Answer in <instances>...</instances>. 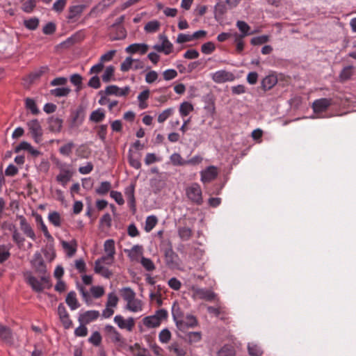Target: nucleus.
I'll return each instance as SVG.
<instances>
[{
	"instance_id": "f257e3e1",
	"label": "nucleus",
	"mask_w": 356,
	"mask_h": 356,
	"mask_svg": "<svg viewBox=\"0 0 356 356\" xmlns=\"http://www.w3.org/2000/svg\"><path fill=\"white\" fill-rule=\"evenodd\" d=\"M86 116V107L80 104L76 110L71 112L69 119V127L75 129L80 127L84 121Z\"/></svg>"
},
{
	"instance_id": "f03ea898",
	"label": "nucleus",
	"mask_w": 356,
	"mask_h": 356,
	"mask_svg": "<svg viewBox=\"0 0 356 356\" xmlns=\"http://www.w3.org/2000/svg\"><path fill=\"white\" fill-rule=\"evenodd\" d=\"M186 195L196 205H201L203 203L202 189L197 183H193L186 188Z\"/></svg>"
},
{
	"instance_id": "7ed1b4c3",
	"label": "nucleus",
	"mask_w": 356,
	"mask_h": 356,
	"mask_svg": "<svg viewBox=\"0 0 356 356\" xmlns=\"http://www.w3.org/2000/svg\"><path fill=\"white\" fill-rule=\"evenodd\" d=\"M27 126L35 142L40 143L43 133L39 121L37 119L32 120L27 122Z\"/></svg>"
},
{
	"instance_id": "20e7f679",
	"label": "nucleus",
	"mask_w": 356,
	"mask_h": 356,
	"mask_svg": "<svg viewBox=\"0 0 356 356\" xmlns=\"http://www.w3.org/2000/svg\"><path fill=\"white\" fill-rule=\"evenodd\" d=\"M106 332L110 336L113 343L118 346L122 348L126 345V340L120 333L112 325H106L104 327Z\"/></svg>"
},
{
	"instance_id": "39448f33",
	"label": "nucleus",
	"mask_w": 356,
	"mask_h": 356,
	"mask_svg": "<svg viewBox=\"0 0 356 356\" xmlns=\"http://www.w3.org/2000/svg\"><path fill=\"white\" fill-rule=\"evenodd\" d=\"M165 263L170 269H176L179 266V257L178 254L174 252L172 248H167L165 250Z\"/></svg>"
},
{
	"instance_id": "423d86ee",
	"label": "nucleus",
	"mask_w": 356,
	"mask_h": 356,
	"mask_svg": "<svg viewBox=\"0 0 356 356\" xmlns=\"http://www.w3.org/2000/svg\"><path fill=\"white\" fill-rule=\"evenodd\" d=\"M172 315L173 320L176 323L177 327L181 331H184V326H186V325L184 323L183 320L184 313L177 302H175L172 305Z\"/></svg>"
},
{
	"instance_id": "0eeeda50",
	"label": "nucleus",
	"mask_w": 356,
	"mask_h": 356,
	"mask_svg": "<svg viewBox=\"0 0 356 356\" xmlns=\"http://www.w3.org/2000/svg\"><path fill=\"white\" fill-rule=\"evenodd\" d=\"M235 79L236 77L232 72L225 70H218L212 74V79L216 83L233 81Z\"/></svg>"
},
{
	"instance_id": "6e6552de",
	"label": "nucleus",
	"mask_w": 356,
	"mask_h": 356,
	"mask_svg": "<svg viewBox=\"0 0 356 356\" xmlns=\"http://www.w3.org/2000/svg\"><path fill=\"white\" fill-rule=\"evenodd\" d=\"M86 8V6L84 4L70 6L68 9V15L67 16L68 22L72 23L76 22Z\"/></svg>"
},
{
	"instance_id": "1a4fd4ad",
	"label": "nucleus",
	"mask_w": 356,
	"mask_h": 356,
	"mask_svg": "<svg viewBox=\"0 0 356 356\" xmlns=\"http://www.w3.org/2000/svg\"><path fill=\"white\" fill-rule=\"evenodd\" d=\"M31 264L36 273L41 275H44L46 273V265L42 254L39 252H37L34 254L33 259L31 261Z\"/></svg>"
},
{
	"instance_id": "9d476101",
	"label": "nucleus",
	"mask_w": 356,
	"mask_h": 356,
	"mask_svg": "<svg viewBox=\"0 0 356 356\" xmlns=\"http://www.w3.org/2000/svg\"><path fill=\"white\" fill-rule=\"evenodd\" d=\"M26 282L31 286L33 291L35 292H41L44 289L42 283L34 277L31 272H26L24 273Z\"/></svg>"
},
{
	"instance_id": "9b49d317",
	"label": "nucleus",
	"mask_w": 356,
	"mask_h": 356,
	"mask_svg": "<svg viewBox=\"0 0 356 356\" xmlns=\"http://www.w3.org/2000/svg\"><path fill=\"white\" fill-rule=\"evenodd\" d=\"M332 104V99L321 98L313 102L312 108L315 113H319L325 111Z\"/></svg>"
},
{
	"instance_id": "f8f14e48",
	"label": "nucleus",
	"mask_w": 356,
	"mask_h": 356,
	"mask_svg": "<svg viewBox=\"0 0 356 356\" xmlns=\"http://www.w3.org/2000/svg\"><path fill=\"white\" fill-rule=\"evenodd\" d=\"M110 33L108 34L110 40H123L127 37V31L124 26H118L115 27H108Z\"/></svg>"
},
{
	"instance_id": "ddd939ff",
	"label": "nucleus",
	"mask_w": 356,
	"mask_h": 356,
	"mask_svg": "<svg viewBox=\"0 0 356 356\" xmlns=\"http://www.w3.org/2000/svg\"><path fill=\"white\" fill-rule=\"evenodd\" d=\"M17 218L20 221V229L23 232V233L27 237H29L32 240L35 241L36 239L35 234L30 224L27 222L26 218L22 215L17 216Z\"/></svg>"
},
{
	"instance_id": "4468645a",
	"label": "nucleus",
	"mask_w": 356,
	"mask_h": 356,
	"mask_svg": "<svg viewBox=\"0 0 356 356\" xmlns=\"http://www.w3.org/2000/svg\"><path fill=\"white\" fill-rule=\"evenodd\" d=\"M217 176V168L213 165H210L201 172V181L203 183H209L214 180Z\"/></svg>"
},
{
	"instance_id": "2eb2a0df",
	"label": "nucleus",
	"mask_w": 356,
	"mask_h": 356,
	"mask_svg": "<svg viewBox=\"0 0 356 356\" xmlns=\"http://www.w3.org/2000/svg\"><path fill=\"white\" fill-rule=\"evenodd\" d=\"M0 339L3 342L9 346H12L14 343L11 329L1 323H0Z\"/></svg>"
},
{
	"instance_id": "dca6fc26",
	"label": "nucleus",
	"mask_w": 356,
	"mask_h": 356,
	"mask_svg": "<svg viewBox=\"0 0 356 356\" xmlns=\"http://www.w3.org/2000/svg\"><path fill=\"white\" fill-rule=\"evenodd\" d=\"M114 321L120 328L127 329L128 331H131L135 325L134 319L132 317H129L125 321L120 315L115 316Z\"/></svg>"
},
{
	"instance_id": "f3484780",
	"label": "nucleus",
	"mask_w": 356,
	"mask_h": 356,
	"mask_svg": "<svg viewBox=\"0 0 356 356\" xmlns=\"http://www.w3.org/2000/svg\"><path fill=\"white\" fill-rule=\"evenodd\" d=\"M99 316V312L96 310L87 311L81 314L79 316V321L81 324H88Z\"/></svg>"
},
{
	"instance_id": "a211bd4d",
	"label": "nucleus",
	"mask_w": 356,
	"mask_h": 356,
	"mask_svg": "<svg viewBox=\"0 0 356 356\" xmlns=\"http://www.w3.org/2000/svg\"><path fill=\"white\" fill-rule=\"evenodd\" d=\"M135 186V184H131L129 186L126 187L124 190L125 196L134 213L136 211V199L134 195Z\"/></svg>"
},
{
	"instance_id": "6ab92c4d",
	"label": "nucleus",
	"mask_w": 356,
	"mask_h": 356,
	"mask_svg": "<svg viewBox=\"0 0 356 356\" xmlns=\"http://www.w3.org/2000/svg\"><path fill=\"white\" fill-rule=\"evenodd\" d=\"M148 50V45L143 43H134L128 46L125 51L129 54L140 53L143 55L147 53Z\"/></svg>"
},
{
	"instance_id": "aec40b11",
	"label": "nucleus",
	"mask_w": 356,
	"mask_h": 356,
	"mask_svg": "<svg viewBox=\"0 0 356 356\" xmlns=\"http://www.w3.org/2000/svg\"><path fill=\"white\" fill-rule=\"evenodd\" d=\"M277 83V78L273 74L265 76L261 82V87L264 90H268L273 88Z\"/></svg>"
},
{
	"instance_id": "412c9836",
	"label": "nucleus",
	"mask_w": 356,
	"mask_h": 356,
	"mask_svg": "<svg viewBox=\"0 0 356 356\" xmlns=\"http://www.w3.org/2000/svg\"><path fill=\"white\" fill-rule=\"evenodd\" d=\"M33 216H35V221H36L37 224L40 225V229L42 231V232H43L44 236L47 238V239L49 242L54 243V238L50 234L47 226L44 223L42 216L38 214V213H34V212L33 213Z\"/></svg>"
},
{
	"instance_id": "4be33fe9",
	"label": "nucleus",
	"mask_w": 356,
	"mask_h": 356,
	"mask_svg": "<svg viewBox=\"0 0 356 356\" xmlns=\"http://www.w3.org/2000/svg\"><path fill=\"white\" fill-rule=\"evenodd\" d=\"M49 129L53 132H60L63 126V120L54 116L48 118Z\"/></svg>"
},
{
	"instance_id": "5701e85b",
	"label": "nucleus",
	"mask_w": 356,
	"mask_h": 356,
	"mask_svg": "<svg viewBox=\"0 0 356 356\" xmlns=\"http://www.w3.org/2000/svg\"><path fill=\"white\" fill-rule=\"evenodd\" d=\"M12 231V238L19 248H22L25 241V238L19 233L17 227L13 225L9 229Z\"/></svg>"
},
{
	"instance_id": "b1692460",
	"label": "nucleus",
	"mask_w": 356,
	"mask_h": 356,
	"mask_svg": "<svg viewBox=\"0 0 356 356\" xmlns=\"http://www.w3.org/2000/svg\"><path fill=\"white\" fill-rule=\"evenodd\" d=\"M65 302L72 310L79 307L80 305L76 298V294L74 291H70L65 298Z\"/></svg>"
},
{
	"instance_id": "393cba45",
	"label": "nucleus",
	"mask_w": 356,
	"mask_h": 356,
	"mask_svg": "<svg viewBox=\"0 0 356 356\" xmlns=\"http://www.w3.org/2000/svg\"><path fill=\"white\" fill-rule=\"evenodd\" d=\"M229 10L222 0H218L214 8L215 17L222 18V16Z\"/></svg>"
},
{
	"instance_id": "a878e982",
	"label": "nucleus",
	"mask_w": 356,
	"mask_h": 356,
	"mask_svg": "<svg viewBox=\"0 0 356 356\" xmlns=\"http://www.w3.org/2000/svg\"><path fill=\"white\" fill-rule=\"evenodd\" d=\"M120 295L127 301V304L133 302L136 298V293L130 287H124L120 290Z\"/></svg>"
},
{
	"instance_id": "bb28decb",
	"label": "nucleus",
	"mask_w": 356,
	"mask_h": 356,
	"mask_svg": "<svg viewBox=\"0 0 356 356\" xmlns=\"http://www.w3.org/2000/svg\"><path fill=\"white\" fill-rule=\"evenodd\" d=\"M178 236L184 241H188L193 236V231L188 227H179L177 229Z\"/></svg>"
},
{
	"instance_id": "cd10ccee",
	"label": "nucleus",
	"mask_w": 356,
	"mask_h": 356,
	"mask_svg": "<svg viewBox=\"0 0 356 356\" xmlns=\"http://www.w3.org/2000/svg\"><path fill=\"white\" fill-rule=\"evenodd\" d=\"M104 118L105 112L104 109L98 108L91 113L89 120L92 122L99 123L103 121Z\"/></svg>"
},
{
	"instance_id": "c85d7f7f",
	"label": "nucleus",
	"mask_w": 356,
	"mask_h": 356,
	"mask_svg": "<svg viewBox=\"0 0 356 356\" xmlns=\"http://www.w3.org/2000/svg\"><path fill=\"white\" fill-rule=\"evenodd\" d=\"M61 244L63 249L67 250V254L68 257H72L75 254L77 247V243L75 240L72 241L71 243L63 241Z\"/></svg>"
},
{
	"instance_id": "c756f323",
	"label": "nucleus",
	"mask_w": 356,
	"mask_h": 356,
	"mask_svg": "<svg viewBox=\"0 0 356 356\" xmlns=\"http://www.w3.org/2000/svg\"><path fill=\"white\" fill-rule=\"evenodd\" d=\"M234 348L229 344L224 345L218 352L216 356H235Z\"/></svg>"
},
{
	"instance_id": "7c9ffc66",
	"label": "nucleus",
	"mask_w": 356,
	"mask_h": 356,
	"mask_svg": "<svg viewBox=\"0 0 356 356\" xmlns=\"http://www.w3.org/2000/svg\"><path fill=\"white\" fill-rule=\"evenodd\" d=\"M197 294L200 296V298L206 300L207 301L213 300L216 294L211 290L200 289L197 291Z\"/></svg>"
},
{
	"instance_id": "2f4dec72",
	"label": "nucleus",
	"mask_w": 356,
	"mask_h": 356,
	"mask_svg": "<svg viewBox=\"0 0 356 356\" xmlns=\"http://www.w3.org/2000/svg\"><path fill=\"white\" fill-rule=\"evenodd\" d=\"M143 321V324L147 327H156L161 324V322L154 315L145 317Z\"/></svg>"
},
{
	"instance_id": "473e14b6",
	"label": "nucleus",
	"mask_w": 356,
	"mask_h": 356,
	"mask_svg": "<svg viewBox=\"0 0 356 356\" xmlns=\"http://www.w3.org/2000/svg\"><path fill=\"white\" fill-rule=\"evenodd\" d=\"M115 256H112L111 254H106L102 256V257L97 259L95 262V266H102V264L106 265L111 266L113 264L115 260Z\"/></svg>"
},
{
	"instance_id": "72a5a7b5",
	"label": "nucleus",
	"mask_w": 356,
	"mask_h": 356,
	"mask_svg": "<svg viewBox=\"0 0 356 356\" xmlns=\"http://www.w3.org/2000/svg\"><path fill=\"white\" fill-rule=\"evenodd\" d=\"M104 250L106 253V254L115 256V241L113 239H108L104 242Z\"/></svg>"
},
{
	"instance_id": "f704fd0d",
	"label": "nucleus",
	"mask_w": 356,
	"mask_h": 356,
	"mask_svg": "<svg viewBox=\"0 0 356 356\" xmlns=\"http://www.w3.org/2000/svg\"><path fill=\"white\" fill-rule=\"evenodd\" d=\"M71 92L69 88H57L50 90V94L54 97H67Z\"/></svg>"
},
{
	"instance_id": "c9c22d12",
	"label": "nucleus",
	"mask_w": 356,
	"mask_h": 356,
	"mask_svg": "<svg viewBox=\"0 0 356 356\" xmlns=\"http://www.w3.org/2000/svg\"><path fill=\"white\" fill-rule=\"evenodd\" d=\"M193 106L188 102H184L180 104L179 113L181 116H187L191 111H193Z\"/></svg>"
},
{
	"instance_id": "e433bc0d",
	"label": "nucleus",
	"mask_w": 356,
	"mask_h": 356,
	"mask_svg": "<svg viewBox=\"0 0 356 356\" xmlns=\"http://www.w3.org/2000/svg\"><path fill=\"white\" fill-rule=\"evenodd\" d=\"M49 70V68L48 67V66H42L39 69L32 72L30 74L29 77L31 81H35L39 79L44 74L47 73Z\"/></svg>"
},
{
	"instance_id": "4c0bfd02",
	"label": "nucleus",
	"mask_w": 356,
	"mask_h": 356,
	"mask_svg": "<svg viewBox=\"0 0 356 356\" xmlns=\"http://www.w3.org/2000/svg\"><path fill=\"white\" fill-rule=\"evenodd\" d=\"M94 271L97 274L101 275L102 277L109 279L113 275V273L107 268L103 266H95Z\"/></svg>"
},
{
	"instance_id": "58836bf2",
	"label": "nucleus",
	"mask_w": 356,
	"mask_h": 356,
	"mask_svg": "<svg viewBox=\"0 0 356 356\" xmlns=\"http://www.w3.org/2000/svg\"><path fill=\"white\" fill-rule=\"evenodd\" d=\"M25 106L26 108L30 110L33 115H38L40 113L35 102L31 98L28 97L25 99Z\"/></svg>"
},
{
	"instance_id": "ea45409f",
	"label": "nucleus",
	"mask_w": 356,
	"mask_h": 356,
	"mask_svg": "<svg viewBox=\"0 0 356 356\" xmlns=\"http://www.w3.org/2000/svg\"><path fill=\"white\" fill-rule=\"evenodd\" d=\"M49 222L55 227H60L61 225V218L60 215L57 211H53L49 213L48 216Z\"/></svg>"
},
{
	"instance_id": "a19ab883",
	"label": "nucleus",
	"mask_w": 356,
	"mask_h": 356,
	"mask_svg": "<svg viewBox=\"0 0 356 356\" xmlns=\"http://www.w3.org/2000/svg\"><path fill=\"white\" fill-rule=\"evenodd\" d=\"M39 19L37 17H32L29 19H26L24 21V26L29 30H35L39 25Z\"/></svg>"
},
{
	"instance_id": "79ce46f5",
	"label": "nucleus",
	"mask_w": 356,
	"mask_h": 356,
	"mask_svg": "<svg viewBox=\"0 0 356 356\" xmlns=\"http://www.w3.org/2000/svg\"><path fill=\"white\" fill-rule=\"evenodd\" d=\"M170 161L175 166L186 165L184 160L179 153H174L170 156Z\"/></svg>"
},
{
	"instance_id": "37998d69",
	"label": "nucleus",
	"mask_w": 356,
	"mask_h": 356,
	"mask_svg": "<svg viewBox=\"0 0 356 356\" xmlns=\"http://www.w3.org/2000/svg\"><path fill=\"white\" fill-rule=\"evenodd\" d=\"M159 38L160 40H162L161 45L164 47L165 54H170L172 50V44L168 40V38L165 35H160Z\"/></svg>"
},
{
	"instance_id": "c03bdc74",
	"label": "nucleus",
	"mask_w": 356,
	"mask_h": 356,
	"mask_svg": "<svg viewBox=\"0 0 356 356\" xmlns=\"http://www.w3.org/2000/svg\"><path fill=\"white\" fill-rule=\"evenodd\" d=\"M160 27V22L157 20H152L147 22L144 29L147 33H154L157 31Z\"/></svg>"
},
{
	"instance_id": "a18cd8bd",
	"label": "nucleus",
	"mask_w": 356,
	"mask_h": 356,
	"mask_svg": "<svg viewBox=\"0 0 356 356\" xmlns=\"http://www.w3.org/2000/svg\"><path fill=\"white\" fill-rule=\"evenodd\" d=\"M74 143L70 141L61 146L59 148V152L63 156H69L71 154L72 149L74 147Z\"/></svg>"
},
{
	"instance_id": "49530a36",
	"label": "nucleus",
	"mask_w": 356,
	"mask_h": 356,
	"mask_svg": "<svg viewBox=\"0 0 356 356\" xmlns=\"http://www.w3.org/2000/svg\"><path fill=\"white\" fill-rule=\"evenodd\" d=\"M158 219L155 216H149L146 218L145 230L150 232L157 224Z\"/></svg>"
},
{
	"instance_id": "de8ad7c7",
	"label": "nucleus",
	"mask_w": 356,
	"mask_h": 356,
	"mask_svg": "<svg viewBox=\"0 0 356 356\" xmlns=\"http://www.w3.org/2000/svg\"><path fill=\"white\" fill-rule=\"evenodd\" d=\"M111 184L108 181H102L97 188H96L95 191L97 194L101 195H104L107 194V193L111 190Z\"/></svg>"
},
{
	"instance_id": "09e8293b",
	"label": "nucleus",
	"mask_w": 356,
	"mask_h": 356,
	"mask_svg": "<svg viewBox=\"0 0 356 356\" xmlns=\"http://www.w3.org/2000/svg\"><path fill=\"white\" fill-rule=\"evenodd\" d=\"M248 353L250 356H261L263 350L260 346L254 343H249L248 346Z\"/></svg>"
},
{
	"instance_id": "8fccbe9b",
	"label": "nucleus",
	"mask_w": 356,
	"mask_h": 356,
	"mask_svg": "<svg viewBox=\"0 0 356 356\" xmlns=\"http://www.w3.org/2000/svg\"><path fill=\"white\" fill-rule=\"evenodd\" d=\"M353 67L352 65L345 67L339 74L340 80L344 81L350 79L351 76L353 75Z\"/></svg>"
},
{
	"instance_id": "3c124183",
	"label": "nucleus",
	"mask_w": 356,
	"mask_h": 356,
	"mask_svg": "<svg viewBox=\"0 0 356 356\" xmlns=\"http://www.w3.org/2000/svg\"><path fill=\"white\" fill-rule=\"evenodd\" d=\"M70 82L76 86V92H79L81 89L83 78L79 74H73L70 77Z\"/></svg>"
},
{
	"instance_id": "603ef678",
	"label": "nucleus",
	"mask_w": 356,
	"mask_h": 356,
	"mask_svg": "<svg viewBox=\"0 0 356 356\" xmlns=\"http://www.w3.org/2000/svg\"><path fill=\"white\" fill-rule=\"evenodd\" d=\"M236 26L241 32V35L245 36L251 35L252 33H250V26L244 21H238L236 22Z\"/></svg>"
},
{
	"instance_id": "864d4df0",
	"label": "nucleus",
	"mask_w": 356,
	"mask_h": 356,
	"mask_svg": "<svg viewBox=\"0 0 356 356\" xmlns=\"http://www.w3.org/2000/svg\"><path fill=\"white\" fill-rule=\"evenodd\" d=\"M269 41V36L267 35H259L254 37L251 39L250 43L252 45H261Z\"/></svg>"
},
{
	"instance_id": "5fc2aeb1",
	"label": "nucleus",
	"mask_w": 356,
	"mask_h": 356,
	"mask_svg": "<svg viewBox=\"0 0 356 356\" xmlns=\"http://www.w3.org/2000/svg\"><path fill=\"white\" fill-rule=\"evenodd\" d=\"M141 301L136 299V298L134 299L133 302H130L129 303L127 304L126 308L134 312H136L139 310H141Z\"/></svg>"
},
{
	"instance_id": "6e6d98bb",
	"label": "nucleus",
	"mask_w": 356,
	"mask_h": 356,
	"mask_svg": "<svg viewBox=\"0 0 356 356\" xmlns=\"http://www.w3.org/2000/svg\"><path fill=\"white\" fill-rule=\"evenodd\" d=\"M140 264L147 271H152L156 268L154 262L150 259L145 257H141Z\"/></svg>"
},
{
	"instance_id": "4d7b16f0",
	"label": "nucleus",
	"mask_w": 356,
	"mask_h": 356,
	"mask_svg": "<svg viewBox=\"0 0 356 356\" xmlns=\"http://www.w3.org/2000/svg\"><path fill=\"white\" fill-rule=\"evenodd\" d=\"M119 90H120V88L117 86L111 85V86H107L104 91L100 90L99 94V95L105 94L106 95H114L118 96Z\"/></svg>"
},
{
	"instance_id": "13d9d810",
	"label": "nucleus",
	"mask_w": 356,
	"mask_h": 356,
	"mask_svg": "<svg viewBox=\"0 0 356 356\" xmlns=\"http://www.w3.org/2000/svg\"><path fill=\"white\" fill-rule=\"evenodd\" d=\"M114 71L115 67L113 65L108 66L102 76V81L105 83L109 82L111 77L114 75Z\"/></svg>"
},
{
	"instance_id": "bf43d9fd",
	"label": "nucleus",
	"mask_w": 356,
	"mask_h": 356,
	"mask_svg": "<svg viewBox=\"0 0 356 356\" xmlns=\"http://www.w3.org/2000/svg\"><path fill=\"white\" fill-rule=\"evenodd\" d=\"M187 336H188V342L190 344L199 342L202 339L201 332H190L188 333Z\"/></svg>"
},
{
	"instance_id": "052dcab7",
	"label": "nucleus",
	"mask_w": 356,
	"mask_h": 356,
	"mask_svg": "<svg viewBox=\"0 0 356 356\" xmlns=\"http://www.w3.org/2000/svg\"><path fill=\"white\" fill-rule=\"evenodd\" d=\"M44 254L45 257L49 260V261L54 259L56 257V252L54 248V243L50 242V243L47 245V249L44 251Z\"/></svg>"
},
{
	"instance_id": "680f3d73",
	"label": "nucleus",
	"mask_w": 356,
	"mask_h": 356,
	"mask_svg": "<svg viewBox=\"0 0 356 356\" xmlns=\"http://www.w3.org/2000/svg\"><path fill=\"white\" fill-rule=\"evenodd\" d=\"M216 49L215 44L213 42H207L201 46V51L204 54H211Z\"/></svg>"
},
{
	"instance_id": "e2e57ef3",
	"label": "nucleus",
	"mask_w": 356,
	"mask_h": 356,
	"mask_svg": "<svg viewBox=\"0 0 356 356\" xmlns=\"http://www.w3.org/2000/svg\"><path fill=\"white\" fill-rule=\"evenodd\" d=\"M102 336L98 331L94 332L88 339V341L95 346H99L102 343Z\"/></svg>"
},
{
	"instance_id": "0e129e2a",
	"label": "nucleus",
	"mask_w": 356,
	"mask_h": 356,
	"mask_svg": "<svg viewBox=\"0 0 356 356\" xmlns=\"http://www.w3.org/2000/svg\"><path fill=\"white\" fill-rule=\"evenodd\" d=\"M184 323L186 325L184 326V330L189 327H194L197 325V320L195 316L193 315H187L186 316V321H184Z\"/></svg>"
},
{
	"instance_id": "69168bd1",
	"label": "nucleus",
	"mask_w": 356,
	"mask_h": 356,
	"mask_svg": "<svg viewBox=\"0 0 356 356\" xmlns=\"http://www.w3.org/2000/svg\"><path fill=\"white\" fill-rule=\"evenodd\" d=\"M90 292L95 298H99L104 294V289L101 286H92L90 288Z\"/></svg>"
},
{
	"instance_id": "338daca9",
	"label": "nucleus",
	"mask_w": 356,
	"mask_h": 356,
	"mask_svg": "<svg viewBox=\"0 0 356 356\" xmlns=\"http://www.w3.org/2000/svg\"><path fill=\"white\" fill-rule=\"evenodd\" d=\"M173 111L174 109L172 108L164 110L159 115L158 122L159 123L164 122L173 113Z\"/></svg>"
},
{
	"instance_id": "774afa93",
	"label": "nucleus",
	"mask_w": 356,
	"mask_h": 356,
	"mask_svg": "<svg viewBox=\"0 0 356 356\" xmlns=\"http://www.w3.org/2000/svg\"><path fill=\"white\" fill-rule=\"evenodd\" d=\"M56 24L52 22H48L42 28V32L45 35H52L56 32Z\"/></svg>"
}]
</instances>
